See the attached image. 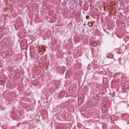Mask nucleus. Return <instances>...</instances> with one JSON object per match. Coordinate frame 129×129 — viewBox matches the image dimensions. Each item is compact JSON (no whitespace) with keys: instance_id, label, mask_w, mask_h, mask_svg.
<instances>
[{"instance_id":"obj_1","label":"nucleus","mask_w":129,"mask_h":129,"mask_svg":"<svg viewBox=\"0 0 129 129\" xmlns=\"http://www.w3.org/2000/svg\"><path fill=\"white\" fill-rule=\"evenodd\" d=\"M40 50L39 52L40 53V54H43L46 51V50L44 46H41L40 47Z\"/></svg>"},{"instance_id":"obj_2","label":"nucleus","mask_w":129,"mask_h":129,"mask_svg":"<svg viewBox=\"0 0 129 129\" xmlns=\"http://www.w3.org/2000/svg\"><path fill=\"white\" fill-rule=\"evenodd\" d=\"M107 105L106 104L103 103L102 105V110L105 111L107 109Z\"/></svg>"},{"instance_id":"obj_3","label":"nucleus","mask_w":129,"mask_h":129,"mask_svg":"<svg viewBox=\"0 0 129 129\" xmlns=\"http://www.w3.org/2000/svg\"><path fill=\"white\" fill-rule=\"evenodd\" d=\"M95 100L94 99H93L92 100V102L91 103L93 105H95Z\"/></svg>"},{"instance_id":"obj_4","label":"nucleus","mask_w":129,"mask_h":129,"mask_svg":"<svg viewBox=\"0 0 129 129\" xmlns=\"http://www.w3.org/2000/svg\"><path fill=\"white\" fill-rule=\"evenodd\" d=\"M83 99H82V100H81V101H80V99H79L78 101V103H80V104L81 103L83 102Z\"/></svg>"},{"instance_id":"obj_5","label":"nucleus","mask_w":129,"mask_h":129,"mask_svg":"<svg viewBox=\"0 0 129 129\" xmlns=\"http://www.w3.org/2000/svg\"><path fill=\"white\" fill-rule=\"evenodd\" d=\"M73 89H74V91L72 93V94H73L76 91V89L75 88H74Z\"/></svg>"},{"instance_id":"obj_6","label":"nucleus","mask_w":129,"mask_h":129,"mask_svg":"<svg viewBox=\"0 0 129 129\" xmlns=\"http://www.w3.org/2000/svg\"><path fill=\"white\" fill-rule=\"evenodd\" d=\"M89 17V16L88 15H87L86 16V19H87Z\"/></svg>"},{"instance_id":"obj_7","label":"nucleus","mask_w":129,"mask_h":129,"mask_svg":"<svg viewBox=\"0 0 129 129\" xmlns=\"http://www.w3.org/2000/svg\"><path fill=\"white\" fill-rule=\"evenodd\" d=\"M35 81H37L36 80H35Z\"/></svg>"}]
</instances>
